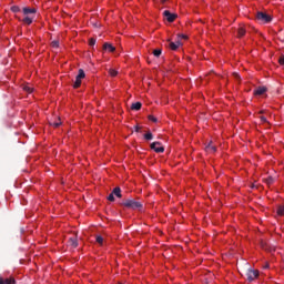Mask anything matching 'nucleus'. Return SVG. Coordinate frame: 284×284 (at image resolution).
<instances>
[{"label": "nucleus", "instance_id": "nucleus-1", "mask_svg": "<svg viewBox=\"0 0 284 284\" xmlns=\"http://www.w3.org/2000/svg\"><path fill=\"white\" fill-rule=\"evenodd\" d=\"M122 205L124 207H128L129 210H143V203L134 200V199H129L122 202Z\"/></svg>", "mask_w": 284, "mask_h": 284}, {"label": "nucleus", "instance_id": "nucleus-2", "mask_svg": "<svg viewBox=\"0 0 284 284\" xmlns=\"http://www.w3.org/2000/svg\"><path fill=\"white\" fill-rule=\"evenodd\" d=\"M257 21H262V23H270L272 21V17L265 12L258 11L256 13Z\"/></svg>", "mask_w": 284, "mask_h": 284}, {"label": "nucleus", "instance_id": "nucleus-3", "mask_svg": "<svg viewBox=\"0 0 284 284\" xmlns=\"http://www.w3.org/2000/svg\"><path fill=\"white\" fill-rule=\"evenodd\" d=\"M258 278V271L248 268L246 272V280L248 283H252L253 281H256Z\"/></svg>", "mask_w": 284, "mask_h": 284}, {"label": "nucleus", "instance_id": "nucleus-4", "mask_svg": "<svg viewBox=\"0 0 284 284\" xmlns=\"http://www.w3.org/2000/svg\"><path fill=\"white\" fill-rule=\"evenodd\" d=\"M163 17L169 21V23H173L176 20V13H172L169 10L163 11Z\"/></svg>", "mask_w": 284, "mask_h": 284}, {"label": "nucleus", "instance_id": "nucleus-5", "mask_svg": "<svg viewBox=\"0 0 284 284\" xmlns=\"http://www.w3.org/2000/svg\"><path fill=\"white\" fill-rule=\"evenodd\" d=\"M151 150H154L158 154L165 152V148L161 146V142L151 143Z\"/></svg>", "mask_w": 284, "mask_h": 284}, {"label": "nucleus", "instance_id": "nucleus-6", "mask_svg": "<svg viewBox=\"0 0 284 284\" xmlns=\"http://www.w3.org/2000/svg\"><path fill=\"white\" fill-rule=\"evenodd\" d=\"M22 13L24 14V17H32V14H37V9L36 8L24 7L22 9Z\"/></svg>", "mask_w": 284, "mask_h": 284}, {"label": "nucleus", "instance_id": "nucleus-7", "mask_svg": "<svg viewBox=\"0 0 284 284\" xmlns=\"http://www.w3.org/2000/svg\"><path fill=\"white\" fill-rule=\"evenodd\" d=\"M33 21H34V16H26L22 19V23H26V26H32Z\"/></svg>", "mask_w": 284, "mask_h": 284}, {"label": "nucleus", "instance_id": "nucleus-8", "mask_svg": "<svg viewBox=\"0 0 284 284\" xmlns=\"http://www.w3.org/2000/svg\"><path fill=\"white\" fill-rule=\"evenodd\" d=\"M181 45H182L181 40H178L176 42H169V48L174 51L179 50Z\"/></svg>", "mask_w": 284, "mask_h": 284}, {"label": "nucleus", "instance_id": "nucleus-9", "mask_svg": "<svg viewBox=\"0 0 284 284\" xmlns=\"http://www.w3.org/2000/svg\"><path fill=\"white\" fill-rule=\"evenodd\" d=\"M0 284H17L14 277L3 278L0 277Z\"/></svg>", "mask_w": 284, "mask_h": 284}, {"label": "nucleus", "instance_id": "nucleus-10", "mask_svg": "<svg viewBox=\"0 0 284 284\" xmlns=\"http://www.w3.org/2000/svg\"><path fill=\"white\" fill-rule=\"evenodd\" d=\"M267 92V88L265 87H260L254 91V94L257 97H261L262 94H265Z\"/></svg>", "mask_w": 284, "mask_h": 284}, {"label": "nucleus", "instance_id": "nucleus-11", "mask_svg": "<svg viewBox=\"0 0 284 284\" xmlns=\"http://www.w3.org/2000/svg\"><path fill=\"white\" fill-rule=\"evenodd\" d=\"M103 50H108V52H114L116 48H114V45H112L111 43L105 42L103 44Z\"/></svg>", "mask_w": 284, "mask_h": 284}, {"label": "nucleus", "instance_id": "nucleus-12", "mask_svg": "<svg viewBox=\"0 0 284 284\" xmlns=\"http://www.w3.org/2000/svg\"><path fill=\"white\" fill-rule=\"evenodd\" d=\"M69 245H71V247H79V241L75 236L69 239Z\"/></svg>", "mask_w": 284, "mask_h": 284}, {"label": "nucleus", "instance_id": "nucleus-13", "mask_svg": "<svg viewBox=\"0 0 284 284\" xmlns=\"http://www.w3.org/2000/svg\"><path fill=\"white\" fill-rule=\"evenodd\" d=\"M247 31L245 30V27H240L237 29V39H243V36L246 33Z\"/></svg>", "mask_w": 284, "mask_h": 284}, {"label": "nucleus", "instance_id": "nucleus-14", "mask_svg": "<svg viewBox=\"0 0 284 284\" xmlns=\"http://www.w3.org/2000/svg\"><path fill=\"white\" fill-rule=\"evenodd\" d=\"M113 195L116 196L118 199H121L123 195L121 194V187L116 186L112 191Z\"/></svg>", "mask_w": 284, "mask_h": 284}, {"label": "nucleus", "instance_id": "nucleus-15", "mask_svg": "<svg viewBox=\"0 0 284 284\" xmlns=\"http://www.w3.org/2000/svg\"><path fill=\"white\" fill-rule=\"evenodd\" d=\"M141 108H142L141 102H135V103L131 104V110L139 111V110H141Z\"/></svg>", "mask_w": 284, "mask_h": 284}, {"label": "nucleus", "instance_id": "nucleus-16", "mask_svg": "<svg viewBox=\"0 0 284 284\" xmlns=\"http://www.w3.org/2000/svg\"><path fill=\"white\" fill-rule=\"evenodd\" d=\"M77 78L78 79H85V71H83V69H79Z\"/></svg>", "mask_w": 284, "mask_h": 284}, {"label": "nucleus", "instance_id": "nucleus-17", "mask_svg": "<svg viewBox=\"0 0 284 284\" xmlns=\"http://www.w3.org/2000/svg\"><path fill=\"white\" fill-rule=\"evenodd\" d=\"M24 92H28V94H32L34 92V89L30 85H23Z\"/></svg>", "mask_w": 284, "mask_h": 284}, {"label": "nucleus", "instance_id": "nucleus-18", "mask_svg": "<svg viewBox=\"0 0 284 284\" xmlns=\"http://www.w3.org/2000/svg\"><path fill=\"white\" fill-rule=\"evenodd\" d=\"M81 80H82V79H79V78L75 77V81H74V83H73V88H75V89H77V88H81Z\"/></svg>", "mask_w": 284, "mask_h": 284}, {"label": "nucleus", "instance_id": "nucleus-19", "mask_svg": "<svg viewBox=\"0 0 284 284\" xmlns=\"http://www.w3.org/2000/svg\"><path fill=\"white\" fill-rule=\"evenodd\" d=\"M144 139L146 141H152V139H154V135L152 134V132L149 131L146 134H144Z\"/></svg>", "mask_w": 284, "mask_h": 284}, {"label": "nucleus", "instance_id": "nucleus-20", "mask_svg": "<svg viewBox=\"0 0 284 284\" xmlns=\"http://www.w3.org/2000/svg\"><path fill=\"white\" fill-rule=\"evenodd\" d=\"M206 151H207V152H216V146H214V145H212V144H209V145L206 146Z\"/></svg>", "mask_w": 284, "mask_h": 284}, {"label": "nucleus", "instance_id": "nucleus-21", "mask_svg": "<svg viewBox=\"0 0 284 284\" xmlns=\"http://www.w3.org/2000/svg\"><path fill=\"white\" fill-rule=\"evenodd\" d=\"M109 74H110V77H116V74H119V71H116L114 69H109Z\"/></svg>", "mask_w": 284, "mask_h": 284}, {"label": "nucleus", "instance_id": "nucleus-22", "mask_svg": "<svg viewBox=\"0 0 284 284\" xmlns=\"http://www.w3.org/2000/svg\"><path fill=\"white\" fill-rule=\"evenodd\" d=\"M95 241L99 243V245H103V236L97 235Z\"/></svg>", "mask_w": 284, "mask_h": 284}, {"label": "nucleus", "instance_id": "nucleus-23", "mask_svg": "<svg viewBox=\"0 0 284 284\" xmlns=\"http://www.w3.org/2000/svg\"><path fill=\"white\" fill-rule=\"evenodd\" d=\"M50 125H52L53 128H59V125H61V119H58L57 122H51Z\"/></svg>", "mask_w": 284, "mask_h": 284}, {"label": "nucleus", "instance_id": "nucleus-24", "mask_svg": "<svg viewBox=\"0 0 284 284\" xmlns=\"http://www.w3.org/2000/svg\"><path fill=\"white\" fill-rule=\"evenodd\" d=\"M11 11H13L14 13L21 12V8H19V6H13L11 7Z\"/></svg>", "mask_w": 284, "mask_h": 284}, {"label": "nucleus", "instance_id": "nucleus-25", "mask_svg": "<svg viewBox=\"0 0 284 284\" xmlns=\"http://www.w3.org/2000/svg\"><path fill=\"white\" fill-rule=\"evenodd\" d=\"M153 54L159 58V57H161V54H162V50H161V49H155V50L153 51Z\"/></svg>", "mask_w": 284, "mask_h": 284}, {"label": "nucleus", "instance_id": "nucleus-26", "mask_svg": "<svg viewBox=\"0 0 284 284\" xmlns=\"http://www.w3.org/2000/svg\"><path fill=\"white\" fill-rule=\"evenodd\" d=\"M277 214H278L280 216H283V215H284V206H278V209H277Z\"/></svg>", "mask_w": 284, "mask_h": 284}, {"label": "nucleus", "instance_id": "nucleus-27", "mask_svg": "<svg viewBox=\"0 0 284 284\" xmlns=\"http://www.w3.org/2000/svg\"><path fill=\"white\" fill-rule=\"evenodd\" d=\"M95 44H97V39L91 38V39L89 40V45L94 47Z\"/></svg>", "mask_w": 284, "mask_h": 284}, {"label": "nucleus", "instance_id": "nucleus-28", "mask_svg": "<svg viewBox=\"0 0 284 284\" xmlns=\"http://www.w3.org/2000/svg\"><path fill=\"white\" fill-rule=\"evenodd\" d=\"M51 47H52V48H59V40H53V41L51 42Z\"/></svg>", "mask_w": 284, "mask_h": 284}, {"label": "nucleus", "instance_id": "nucleus-29", "mask_svg": "<svg viewBox=\"0 0 284 284\" xmlns=\"http://www.w3.org/2000/svg\"><path fill=\"white\" fill-rule=\"evenodd\" d=\"M149 121H152L153 123H156L159 121L154 115H149Z\"/></svg>", "mask_w": 284, "mask_h": 284}, {"label": "nucleus", "instance_id": "nucleus-30", "mask_svg": "<svg viewBox=\"0 0 284 284\" xmlns=\"http://www.w3.org/2000/svg\"><path fill=\"white\" fill-rule=\"evenodd\" d=\"M108 201H114V193L111 192L108 196Z\"/></svg>", "mask_w": 284, "mask_h": 284}, {"label": "nucleus", "instance_id": "nucleus-31", "mask_svg": "<svg viewBox=\"0 0 284 284\" xmlns=\"http://www.w3.org/2000/svg\"><path fill=\"white\" fill-rule=\"evenodd\" d=\"M278 63H280V65H284V55L280 57Z\"/></svg>", "mask_w": 284, "mask_h": 284}, {"label": "nucleus", "instance_id": "nucleus-32", "mask_svg": "<svg viewBox=\"0 0 284 284\" xmlns=\"http://www.w3.org/2000/svg\"><path fill=\"white\" fill-rule=\"evenodd\" d=\"M260 120H261L262 123H267V118H265L263 115L260 116Z\"/></svg>", "mask_w": 284, "mask_h": 284}, {"label": "nucleus", "instance_id": "nucleus-33", "mask_svg": "<svg viewBox=\"0 0 284 284\" xmlns=\"http://www.w3.org/2000/svg\"><path fill=\"white\" fill-rule=\"evenodd\" d=\"M266 183H267L268 185H272V183H274V179H273V178H268V179L266 180Z\"/></svg>", "mask_w": 284, "mask_h": 284}, {"label": "nucleus", "instance_id": "nucleus-34", "mask_svg": "<svg viewBox=\"0 0 284 284\" xmlns=\"http://www.w3.org/2000/svg\"><path fill=\"white\" fill-rule=\"evenodd\" d=\"M234 79H241V75L239 73H233Z\"/></svg>", "mask_w": 284, "mask_h": 284}, {"label": "nucleus", "instance_id": "nucleus-35", "mask_svg": "<svg viewBox=\"0 0 284 284\" xmlns=\"http://www.w3.org/2000/svg\"><path fill=\"white\" fill-rule=\"evenodd\" d=\"M181 39H187V36H184V34H180L179 36Z\"/></svg>", "mask_w": 284, "mask_h": 284}, {"label": "nucleus", "instance_id": "nucleus-36", "mask_svg": "<svg viewBox=\"0 0 284 284\" xmlns=\"http://www.w3.org/2000/svg\"><path fill=\"white\" fill-rule=\"evenodd\" d=\"M141 130V126L136 125L135 126V132H139Z\"/></svg>", "mask_w": 284, "mask_h": 284}, {"label": "nucleus", "instance_id": "nucleus-37", "mask_svg": "<svg viewBox=\"0 0 284 284\" xmlns=\"http://www.w3.org/2000/svg\"><path fill=\"white\" fill-rule=\"evenodd\" d=\"M263 250H267V246L265 244H262Z\"/></svg>", "mask_w": 284, "mask_h": 284}, {"label": "nucleus", "instance_id": "nucleus-38", "mask_svg": "<svg viewBox=\"0 0 284 284\" xmlns=\"http://www.w3.org/2000/svg\"><path fill=\"white\" fill-rule=\"evenodd\" d=\"M161 1V3H165V1H168V0H160Z\"/></svg>", "mask_w": 284, "mask_h": 284}, {"label": "nucleus", "instance_id": "nucleus-39", "mask_svg": "<svg viewBox=\"0 0 284 284\" xmlns=\"http://www.w3.org/2000/svg\"><path fill=\"white\" fill-rule=\"evenodd\" d=\"M265 267L267 268V267H270V265H266Z\"/></svg>", "mask_w": 284, "mask_h": 284}]
</instances>
